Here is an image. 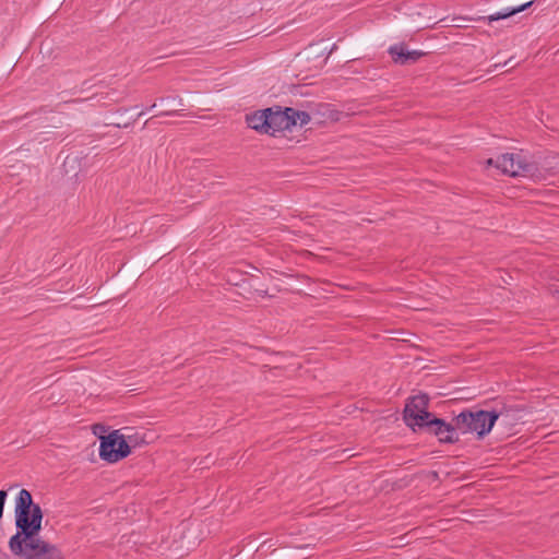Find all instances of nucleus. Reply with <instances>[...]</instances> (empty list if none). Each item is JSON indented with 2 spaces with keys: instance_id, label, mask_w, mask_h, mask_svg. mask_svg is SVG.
Instances as JSON below:
<instances>
[{
  "instance_id": "5",
  "label": "nucleus",
  "mask_w": 559,
  "mask_h": 559,
  "mask_svg": "<svg viewBox=\"0 0 559 559\" xmlns=\"http://www.w3.org/2000/svg\"><path fill=\"white\" fill-rule=\"evenodd\" d=\"M496 167L503 174L512 177L516 176H535L538 170L537 164L527 162L524 157L512 153L502 154L496 159Z\"/></svg>"
},
{
  "instance_id": "15",
  "label": "nucleus",
  "mask_w": 559,
  "mask_h": 559,
  "mask_svg": "<svg viewBox=\"0 0 559 559\" xmlns=\"http://www.w3.org/2000/svg\"><path fill=\"white\" fill-rule=\"evenodd\" d=\"M548 290L552 296L557 297V299L559 300V281L550 283L548 285Z\"/></svg>"
},
{
  "instance_id": "9",
  "label": "nucleus",
  "mask_w": 559,
  "mask_h": 559,
  "mask_svg": "<svg viewBox=\"0 0 559 559\" xmlns=\"http://www.w3.org/2000/svg\"><path fill=\"white\" fill-rule=\"evenodd\" d=\"M269 114H271V108H265L262 110H257L252 114H248L246 116V122L249 128L260 133L270 134Z\"/></svg>"
},
{
  "instance_id": "1",
  "label": "nucleus",
  "mask_w": 559,
  "mask_h": 559,
  "mask_svg": "<svg viewBox=\"0 0 559 559\" xmlns=\"http://www.w3.org/2000/svg\"><path fill=\"white\" fill-rule=\"evenodd\" d=\"M16 533L9 539L11 552L22 559H63L57 546L40 538L44 513L27 489H21L15 503Z\"/></svg>"
},
{
  "instance_id": "10",
  "label": "nucleus",
  "mask_w": 559,
  "mask_h": 559,
  "mask_svg": "<svg viewBox=\"0 0 559 559\" xmlns=\"http://www.w3.org/2000/svg\"><path fill=\"white\" fill-rule=\"evenodd\" d=\"M523 412V408L518 405H508L501 403L497 405L489 413H493L497 415V420L501 419L506 425L511 424L512 421L520 419V414Z\"/></svg>"
},
{
  "instance_id": "19",
  "label": "nucleus",
  "mask_w": 559,
  "mask_h": 559,
  "mask_svg": "<svg viewBox=\"0 0 559 559\" xmlns=\"http://www.w3.org/2000/svg\"><path fill=\"white\" fill-rule=\"evenodd\" d=\"M255 292H257L260 296H262V297H264V296H266V295H267V290H266V289H263V288H259V287H257V288H255Z\"/></svg>"
},
{
  "instance_id": "13",
  "label": "nucleus",
  "mask_w": 559,
  "mask_h": 559,
  "mask_svg": "<svg viewBox=\"0 0 559 559\" xmlns=\"http://www.w3.org/2000/svg\"><path fill=\"white\" fill-rule=\"evenodd\" d=\"M533 4V1H528L522 5H519L516 8H512L511 10L507 11V12H498L496 14H492L490 16H488V21L489 22H493V21H498V20H502V19H507L509 16H512L519 12H522L524 11L525 9L530 8L531 5Z\"/></svg>"
},
{
  "instance_id": "6",
  "label": "nucleus",
  "mask_w": 559,
  "mask_h": 559,
  "mask_svg": "<svg viewBox=\"0 0 559 559\" xmlns=\"http://www.w3.org/2000/svg\"><path fill=\"white\" fill-rule=\"evenodd\" d=\"M425 425L423 430L436 436L440 443L453 444L460 441V429L456 428V416L451 423H447L444 419L435 416Z\"/></svg>"
},
{
  "instance_id": "8",
  "label": "nucleus",
  "mask_w": 559,
  "mask_h": 559,
  "mask_svg": "<svg viewBox=\"0 0 559 559\" xmlns=\"http://www.w3.org/2000/svg\"><path fill=\"white\" fill-rule=\"evenodd\" d=\"M389 53L393 61L401 66L413 64L425 56L420 50H407L404 44L391 46Z\"/></svg>"
},
{
  "instance_id": "2",
  "label": "nucleus",
  "mask_w": 559,
  "mask_h": 559,
  "mask_svg": "<svg viewBox=\"0 0 559 559\" xmlns=\"http://www.w3.org/2000/svg\"><path fill=\"white\" fill-rule=\"evenodd\" d=\"M497 421V415L489 411L465 409L456 415V428L461 433L476 432L477 439L481 440L487 436Z\"/></svg>"
},
{
  "instance_id": "11",
  "label": "nucleus",
  "mask_w": 559,
  "mask_h": 559,
  "mask_svg": "<svg viewBox=\"0 0 559 559\" xmlns=\"http://www.w3.org/2000/svg\"><path fill=\"white\" fill-rule=\"evenodd\" d=\"M160 102L164 103L166 107H169L171 109L162 111L158 115H155V116L151 117L150 119H147L144 122L143 128H145L150 122H153L154 119L157 118V117H160V116H170V117L178 116L179 109H176V108H180L181 109L182 106H183V100L178 95H169V96H166V97H162Z\"/></svg>"
},
{
  "instance_id": "12",
  "label": "nucleus",
  "mask_w": 559,
  "mask_h": 559,
  "mask_svg": "<svg viewBox=\"0 0 559 559\" xmlns=\"http://www.w3.org/2000/svg\"><path fill=\"white\" fill-rule=\"evenodd\" d=\"M128 108L119 109V117L117 119H112L108 122L110 126H115L117 128H128L130 124H132L138 118H140L144 112L140 111L136 115V118H127L126 114L128 112Z\"/></svg>"
},
{
  "instance_id": "3",
  "label": "nucleus",
  "mask_w": 559,
  "mask_h": 559,
  "mask_svg": "<svg viewBox=\"0 0 559 559\" xmlns=\"http://www.w3.org/2000/svg\"><path fill=\"white\" fill-rule=\"evenodd\" d=\"M428 407L429 396L425 393L407 399L403 411V419L413 431L423 430L425 424L435 417L428 411Z\"/></svg>"
},
{
  "instance_id": "17",
  "label": "nucleus",
  "mask_w": 559,
  "mask_h": 559,
  "mask_svg": "<svg viewBox=\"0 0 559 559\" xmlns=\"http://www.w3.org/2000/svg\"><path fill=\"white\" fill-rule=\"evenodd\" d=\"M7 496H8V492L5 490H0V520L3 516V508H4Z\"/></svg>"
},
{
  "instance_id": "21",
  "label": "nucleus",
  "mask_w": 559,
  "mask_h": 559,
  "mask_svg": "<svg viewBox=\"0 0 559 559\" xmlns=\"http://www.w3.org/2000/svg\"><path fill=\"white\" fill-rule=\"evenodd\" d=\"M337 46L334 44L329 51V56L332 55L336 50Z\"/></svg>"
},
{
  "instance_id": "18",
  "label": "nucleus",
  "mask_w": 559,
  "mask_h": 559,
  "mask_svg": "<svg viewBox=\"0 0 559 559\" xmlns=\"http://www.w3.org/2000/svg\"><path fill=\"white\" fill-rule=\"evenodd\" d=\"M97 429H98V431H102V432L106 431V428H105L104 425H95L94 426V433H97Z\"/></svg>"
},
{
  "instance_id": "14",
  "label": "nucleus",
  "mask_w": 559,
  "mask_h": 559,
  "mask_svg": "<svg viewBox=\"0 0 559 559\" xmlns=\"http://www.w3.org/2000/svg\"><path fill=\"white\" fill-rule=\"evenodd\" d=\"M289 112L295 120V126L299 122V126L302 127L310 121V115L307 111L297 110L290 107Z\"/></svg>"
},
{
  "instance_id": "4",
  "label": "nucleus",
  "mask_w": 559,
  "mask_h": 559,
  "mask_svg": "<svg viewBox=\"0 0 559 559\" xmlns=\"http://www.w3.org/2000/svg\"><path fill=\"white\" fill-rule=\"evenodd\" d=\"M99 456L108 463H116L131 453V447L119 430L99 437Z\"/></svg>"
},
{
  "instance_id": "16",
  "label": "nucleus",
  "mask_w": 559,
  "mask_h": 559,
  "mask_svg": "<svg viewBox=\"0 0 559 559\" xmlns=\"http://www.w3.org/2000/svg\"><path fill=\"white\" fill-rule=\"evenodd\" d=\"M506 67V66H511L512 68L516 67L518 63H513V57L509 58L508 60H506L503 63H496L492 66V69H489L488 72H492L495 71L496 69H498L499 67Z\"/></svg>"
},
{
  "instance_id": "20",
  "label": "nucleus",
  "mask_w": 559,
  "mask_h": 559,
  "mask_svg": "<svg viewBox=\"0 0 559 559\" xmlns=\"http://www.w3.org/2000/svg\"><path fill=\"white\" fill-rule=\"evenodd\" d=\"M486 163H487V165H495L496 166V159H493V158L487 159Z\"/></svg>"
},
{
  "instance_id": "7",
  "label": "nucleus",
  "mask_w": 559,
  "mask_h": 559,
  "mask_svg": "<svg viewBox=\"0 0 559 559\" xmlns=\"http://www.w3.org/2000/svg\"><path fill=\"white\" fill-rule=\"evenodd\" d=\"M271 114H269V131L271 135H274L277 131L290 130L295 127V120L289 112L290 107H286L284 110L281 107H276L274 110L272 107Z\"/></svg>"
}]
</instances>
